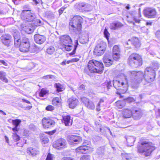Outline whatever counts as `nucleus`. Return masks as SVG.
<instances>
[{"instance_id":"43","label":"nucleus","mask_w":160,"mask_h":160,"mask_svg":"<svg viewBox=\"0 0 160 160\" xmlns=\"http://www.w3.org/2000/svg\"><path fill=\"white\" fill-rule=\"evenodd\" d=\"M80 160H90V156L87 155H83L81 158Z\"/></svg>"},{"instance_id":"31","label":"nucleus","mask_w":160,"mask_h":160,"mask_svg":"<svg viewBox=\"0 0 160 160\" xmlns=\"http://www.w3.org/2000/svg\"><path fill=\"white\" fill-rule=\"evenodd\" d=\"M21 44H30L29 39L26 37H23L21 40Z\"/></svg>"},{"instance_id":"6","label":"nucleus","mask_w":160,"mask_h":160,"mask_svg":"<svg viewBox=\"0 0 160 160\" xmlns=\"http://www.w3.org/2000/svg\"><path fill=\"white\" fill-rule=\"evenodd\" d=\"M83 19L80 16H75L73 17L69 22V26L72 27L77 28L78 30L81 29Z\"/></svg>"},{"instance_id":"22","label":"nucleus","mask_w":160,"mask_h":160,"mask_svg":"<svg viewBox=\"0 0 160 160\" xmlns=\"http://www.w3.org/2000/svg\"><path fill=\"white\" fill-rule=\"evenodd\" d=\"M63 122L66 126H69L72 125V121L71 119V117L69 115L63 117Z\"/></svg>"},{"instance_id":"53","label":"nucleus","mask_w":160,"mask_h":160,"mask_svg":"<svg viewBox=\"0 0 160 160\" xmlns=\"http://www.w3.org/2000/svg\"><path fill=\"white\" fill-rule=\"evenodd\" d=\"M85 88V86L83 84H82L80 85V86L79 87L78 89L80 90H84Z\"/></svg>"},{"instance_id":"33","label":"nucleus","mask_w":160,"mask_h":160,"mask_svg":"<svg viewBox=\"0 0 160 160\" xmlns=\"http://www.w3.org/2000/svg\"><path fill=\"white\" fill-rule=\"evenodd\" d=\"M112 52V53L119 54L120 50L118 46L115 45L113 47Z\"/></svg>"},{"instance_id":"62","label":"nucleus","mask_w":160,"mask_h":160,"mask_svg":"<svg viewBox=\"0 0 160 160\" xmlns=\"http://www.w3.org/2000/svg\"><path fill=\"white\" fill-rule=\"evenodd\" d=\"M15 4H17L19 3V0H12Z\"/></svg>"},{"instance_id":"23","label":"nucleus","mask_w":160,"mask_h":160,"mask_svg":"<svg viewBox=\"0 0 160 160\" xmlns=\"http://www.w3.org/2000/svg\"><path fill=\"white\" fill-rule=\"evenodd\" d=\"M21 27L22 30L28 34H30L34 30L33 27L25 26L24 25H21Z\"/></svg>"},{"instance_id":"55","label":"nucleus","mask_w":160,"mask_h":160,"mask_svg":"<svg viewBox=\"0 0 160 160\" xmlns=\"http://www.w3.org/2000/svg\"><path fill=\"white\" fill-rule=\"evenodd\" d=\"M19 128H18V127L15 126L14 128H12V130L14 132L18 131L19 130Z\"/></svg>"},{"instance_id":"9","label":"nucleus","mask_w":160,"mask_h":160,"mask_svg":"<svg viewBox=\"0 0 160 160\" xmlns=\"http://www.w3.org/2000/svg\"><path fill=\"white\" fill-rule=\"evenodd\" d=\"M67 144V142L65 139L60 138L53 142V147L56 149H60L65 148Z\"/></svg>"},{"instance_id":"44","label":"nucleus","mask_w":160,"mask_h":160,"mask_svg":"<svg viewBox=\"0 0 160 160\" xmlns=\"http://www.w3.org/2000/svg\"><path fill=\"white\" fill-rule=\"evenodd\" d=\"M5 73L4 72L3 74V75H2V76H1L0 79L3 82H8V80L5 77Z\"/></svg>"},{"instance_id":"2","label":"nucleus","mask_w":160,"mask_h":160,"mask_svg":"<svg viewBox=\"0 0 160 160\" xmlns=\"http://www.w3.org/2000/svg\"><path fill=\"white\" fill-rule=\"evenodd\" d=\"M138 152L143 154L146 156H148L155 149L154 145L147 140L141 139L138 142L137 146Z\"/></svg>"},{"instance_id":"29","label":"nucleus","mask_w":160,"mask_h":160,"mask_svg":"<svg viewBox=\"0 0 160 160\" xmlns=\"http://www.w3.org/2000/svg\"><path fill=\"white\" fill-rule=\"evenodd\" d=\"M132 44L136 47H139L140 44L138 39L137 38H132L131 39Z\"/></svg>"},{"instance_id":"41","label":"nucleus","mask_w":160,"mask_h":160,"mask_svg":"<svg viewBox=\"0 0 160 160\" xmlns=\"http://www.w3.org/2000/svg\"><path fill=\"white\" fill-rule=\"evenodd\" d=\"M95 124L96 127V131H100V132H102L101 125L99 124L98 122H95Z\"/></svg>"},{"instance_id":"18","label":"nucleus","mask_w":160,"mask_h":160,"mask_svg":"<svg viewBox=\"0 0 160 160\" xmlns=\"http://www.w3.org/2000/svg\"><path fill=\"white\" fill-rule=\"evenodd\" d=\"M14 38V42L15 46L17 47H20L21 40L20 39V35L19 32L17 31L13 34Z\"/></svg>"},{"instance_id":"45","label":"nucleus","mask_w":160,"mask_h":160,"mask_svg":"<svg viewBox=\"0 0 160 160\" xmlns=\"http://www.w3.org/2000/svg\"><path fill=\"white\" fill-rule=\"evenodd\" d=\"M53 76L51 75H48L45 76H44L42 77V78L45 79H51L52 78Z\"/></svg>"},{"instance_id":"60","label":"nucleus","mask_w":160,"mask_h":160,"mask_svg":"<svg viewBox=\"0 0 160 160\" xmlns=\"http://www.w3.org/2000/svg\"><path fill=\"white\" fill-rule=\"evenodd\" d=\"M79 59L78 58H73L72 61V62H76L79 61Z\"/></svg>"},{"instance_id":"39","label":"nucleus","mask_w":160,"mask_h":160,"mask_svg":"<svg viewBox=\"0 0 160 160\" xmlns=\"http://www.w3.org/2000/svg\"><path fill=\"white\" fill-rule=\"evenodd\" d=\"M112 56L113 60L115 61H118L120 58V54L112 53Z\"/></svg>"},{"instance_id":"7","label":"nucleus","mask_w":160,"mask_h":160,"mask_svg":"<svg viewBox=\"0 0 160 160\" xmlns=\"http://www.w3.org/2000/svg\"><path fill=\"white\" fill-rule=\"evenodd\" d=\"M21 18L27 21H31L35 18V15L33 13H32L30 11L26 10H23L21 13Z\"/></svg>"},{"instance_id":"12","label":"nucleus","mask_w":160,"mask_h":160,"mask_svg":"<svg viewBox=\"0 0 160 160\" xmlns=\"http://www.w3.org/2000/svg\"><path fill=\"white\" fill-rule=\"evenodd\" d=\"M144 15L148 18H154L156 14L155 10L151 8H147L143 11Z\"/></svg>"},{"instance_id":"11","label":"nucleus","mask_w":160,"mask_h":160,"mask_svg":"<svg viewBox=\"0 0 160 160\" xmlns=\"http://www.w3.org/2000/svg\"><path fill=\"white\" fill-rule=\"evenodd\" d=\"M67 139L69 142L75 144L81 142L82 141V138L80 136L73 135H68Z\"/></svg>"},{"instance_id":"47","label":"nucleus","mask_w":160,"mask_h":160,"mask_svg":"<svg viewBox=\"0 0 160 160\" xmlns=\"http://www.w3.org/2000/svg\"><path fill=\"white\" fill-rule=\"evenodd\" d=\"M122 158L123 159H129V157L128 155L127 154H121Z\"/></svg>"},{"instance_id":"26","label":"nucleus","mask_w":160,"mask_h":160,"mask_svg":"<svg viewBox=\"0 0 160 160\" xmlns=\"http://www.w3.org/2000/svg\"><path fill=\"white\" fill-rule=\"evenodd\" d=\"M122 24L119 22H114L110 25L111 29H116L122 26Z\"/></svg>"},{"instance_id":"25","label":"nucleus","mask_w":160,"mask_h":160,"mask_svg":"<svg viewBox=\"0 0 160 160\" xmlns=\"http://www.w3.org/2000/svg\"><path fill=\"white\" fill-rule=\"evenodd\" d=\"M123 117L125 118H130L132 116V109H124L123 111Z\"/></svg>"},{"instance_id":"15","label":"nucleus","mask_w":160,"mask_h":160,"mask_svg":"<svg viewBox=\"0 0 160 160\" xmlns=\"http://www.w3.org/2000/svg\"><path fill=\"white\" fill-rule=\"evenodd\" d=\"M82 101L88 109L93 110L95 108V105L92 102L90 101L88 98L83 97L81 98Z\"/></svg>"},{"instance_id":"50","label":"nucleus","mask_w":160,"mask_h":160,"mask_svg":"<svg viewBox=\"0 0 160 160\" xmlns=\"http://www.w3.org/2000/svg\"><path fill=\"white\" fill-rule=\"evenodd\" d=\"M62 160H75V159L71 157H64L62 158Z\"/></svg>"},{"instance_id":"24","label":"nucleus","mask_w":160,"mask_h":160,"mask_svg":"<svg viewBox=\"0 0 160 160\" xmlns=\"http://www.w3.org/2000/svg\"><path fill=\"white\" fill-rule=\"evenodd\" d=\"M30 44H20L19 47V50L22 52H28L30 49Z\"/></svg>"},{"instance_id":"17","label":"nucleus","mask_w":160,"mask_h":160,"mask_svg":"<svg viewBox=\"0 0 160 160\" xmlns=\"http://www.w3.org/2000/svg\"><path fill=\"white\" fill-rule=\"evenodd\" d=\"M12 37L8 34L3 35L2 36V41L3 44L8 46L11 41Z\"/></svg>"},{"instance_id":"32","label":"nucleus","mask_w":160,"mask_h":160,"mask_svg":"<svg viewBox=\"0 0 160 160\" xmlns=\"http://www.w3.org/2000/svg\"><path fill=\"white\" fill-rule=\"evenodd\" d=\"M115 105L118 108H122L125 105L124 102L118 101L115 103Z\"/></svg>"},{"instance_id":"51","label":"nucleus","mask_w":160,"mask_h":160,"mask_svg":"<svg viewBox=\"0 0 160 160\" xmlns=\"http://www.w3.org/2000/svg\"><path fill=\"white\" fill-rule=\"evenodd\" d=\"M159 65L158 63H156L155 64V65H153L152 66V68H153V69H152V70H155V71L156 70L158 69V68Z\"/></svg>"},{"instance_id":"49","label":"nucleus","mask_w":160,"mask_h":160,"mask_svg":"<svg viewBox=\"0 0 160 160\" xmlns=\"http://www.w3.org/2000/svg\"><path fill=\"white\" fill-rule=\"evenodd\" d=\"M104 34L105 37L108 40L109 33L108 32L107 30H106V29H105L104 31Z\"/></svg>"},{"instance_id":"16","label":"nucleus","mask_w":160,"mask_h":160,"mask_svg":"<svg viewBox=\"0 0 160 160\" xmlns=\"http://www.w3.org/2000/svg\"><path fill=\"white\" fill-rule=\"evenodd\" d=\"M132 116L135 120H138L141 117L142 113L141 110L138 108H134L132 109Z\"/></svg>"},{"instance_id":"64","label":"nucleus","mask_w":160,"mask_h":160,"mask_svg":"<svg viewBox=\"0 0 160 160\" xmlns=\"http://www.w3.org/2000/svg\"><path fill=\"white\" fill-rule=\"evenodd\" d=\"M135 21L136 22H137L138 23H139L140 22V20L138 19L135 18Z\"/></svg>"},{"instance_id":"8","label":"nucleus","mask_w":160,"mask_h":160,"mask_svg":"<svg viewBox=\"0 0 160 160\" xmlns=\"http://www.w3.org/2000/svg\"><path fill=\"white\" fill-rule=\"evenodd\" d=\"M105 43L103 42L97 44L94 50V54L98 56L103 54L105 49Z\"/></svg>"},{"instance_id":"20","label":"nucleus","mask_w":160,"mask_h":160,"mask_svg":"<svg viewBox=\"0 0 160 160\" xmlns=\"http://www.w3.org/2000/svg\"><path fill=\"white\" fill-rule=\"evenodd\" d=\"M34 40L37 43L42 44L45 41L46 38L44 36L37 34L34 35Z\"/></svg>"},{"instance_id":"1","label":"nucleus","mask_w":160,"mask_h":160,"mask_svg":"<svg viewBox=\"0 0 160 160\" xmlns=\"http://www.w3.org/2000/svg\"><path fill=\"white\" fill-rule=\"evenodd\" d=\"M128 73L131 78L132 85L134 88L138 87L143 78L147 82L150 83L154 80L155 76V70H152L151 67L146 68L144 74L142 72L136 71H129Z\"/></svg>"},{"instance_id":"19","label":"nucleus","mask_w":160,"mask_h":160,"mask_svg":"<svg viewBox=\"0 0 160 160\" xmlns=\"http://www.w3.org/2000/svg\"><path fill=\"white\" fill-rule=\"evenodd\" d=\"M69 106L70 108L73 109L78 104V99L73 97L69 98L68 100Z\"/></svg>"},{"instance_id":"56","label":"nucleus","mask_w":160,"mask_h":160,"mask_svg":"<svg viewBox=\"0 0 160 160\" xmlns=\"http://www.w3.org/2000/svg\"><path fill=\"white\" fill-rule=\"evenodd\" d=\"M0 63H2L5 66H7V63L3 60H0Z\"/></svg>"},{"instance_id":"40","label":"nucleus","mask_w":160,"mask_h":160,"mask_svg":"<svg viewBox=\"0 0 160 160\" xmlns=\"http://www.w3.org/2000/svg\"><path fill=\"white\" fill-rule=\"evenodd\" d=\"M54 156L50 153H48L45 160H53Z\"/></svg>"},{"instance_id":"57","label":"nucleus","mask_w":160,"mask_h":160,"mask_svg":"<svg viewBox=\"0 0 160 160\" xmlns=\"http://www.w3.org/2000/svg\"><path fill=\"white\" fill-rule=\"evenodd\" d=\"M64 9H65L64 8H61L58 11L60 14H61L62 13V12H63V11L64 10Z\"/></svg>"},{"instance_id":"46","label":"nucleus","mask_w":160,"mask_h":160,"mask_svg":"<svg viewBox=\"0 0 160 160\" xmlns=\"http://www.w3.org/2000/svg\"><path fill=\"white\" fill-rule=\"evenodd\" d=\"M54 109V107L52 105H48L46 108V109L47 111H52Z\"/></svg>"},{"instance_id":"5","label":"nucleus","mask_w":160,"mask_h":160,"mask_svg":"<svg viewBox=\"0 0 160 160\" xmlns=\"http://www.w3.org/2000/svg\"><path fill=\"white\" fill-rule=\"evenodd\" d=\"M128 63L132 67L137 68L142 64V60L140 55L136 53L132 54L128 59Z\"/></svg>"},{"instance_id":"36","label":"nucleus","mask_w":160,"mask_h":160,"mask_svg":"<svg viewBox=\"0 0 160 160\" xmlns=\"http://www.w3.org/2000/svg\"><path fill=\"white\" fill-rule=\"evenodd\" d=\"M12 137L13 140L15 141H18L20 139L19 136L15 132L12 133Z\"/></svg>"},{"instance_id":"34","label":"nucleus","mask_w":160,"mask_h":160,"mask_svg":"<svg viewBox=\"0 0 160 160\" xmlns=\"http://www.w3.org/2000/svg\"><path fill=\"white\" fill-rule=\"evenodd\" d=\"M21 120L20 119H16L15 120H12V123L13 125L15 126L18 127L19 124L20 123Z\"/></svg>"},{"instance_id":"14","label":"nucleus","mask_w":160,"mask_h":160,"mask_svg":"<svg viewBox=\"0 0 160 160\" xmlns=\"http://www.w3.org/2000/svg\"><path fill=\"white\" fill-rule=\"evenodd\" d=\"M60 41L61 44L63 46L66 45L70 44L72 42L71 37L68 35H64L61 36L60 38Z\"/></svg>"},{"instance_id":"4","label":"nucleus","mask_w":160,"mask_h":160,"mask_svg":"<svg viewBox=\"0 0 160 160\" xmlns=\"http://www.w3.org/2000/svg\"><path fill=\"white\" fill-rule=\"evenodd\" d=\"M128 76H126L127 78H126L125 82L122 80H116L114 79L113 80V84L114 87L117 90H121L120 92L122 93H124L127 90L128 82L127 79L128 78L129 79L131 82V78L129 76V75L128 73Z\"/></svg>"},{"instance_id":"63","label":"nucleus","mask_w":160,"mask_h":160,"mask_svg":"<svg viewBox=\"0 0 160 160\" xmlns=\"http://www.w3.org/2000/svg\"><path fill=\"white\" fill-rule=\"evenodd\" d=\"M5 139L6 141L8 143L9 142V139L6 136H5Z\"/></svg>"},{"instance_id":"42","label":"nucleus","mask_w":160,"mask_h":160,"mask_svg":"<svg viewBox=\"0 0 160 160\" xmlns=\"http://www.w3.org/2000/svg\"><path fill=\"white\" fill-rule=\"evenodd\" d=\"M63 47L67 51H70L72 48V46L70 44H67L66 45V46H63Z\"/></svg>"},{"instance_id":"59","label":"nucleus","mask_w":160,"mask_h":160,"mask_svg":"<svg viewBox=\"0 0 160 160\" xmlns=\"http://www.w3.org/2000/svg\"><path fill=\"white\" fill-rule=\"evenodd\" d=\"M22 101L23 102H26L27 103H28V104H30V102L28 100H26L25 99H22Z\"/></svg>"},{"instance_id":"30","label":"nucleus","mask_w":160,"mask_h":160,"mask_svg":"<svg viewBox=\"0 0 160 160\" xmlns=\"http://www.w3.org/2000/svg\"><path fill=\"white\" fill-rule=\"evenodd\" d=\"M54 86L57 89V91L58 92L62 91L64 89V87L63 85L59 83H56L54 84Z\"/></svg>"},{"instance_id":"58","label":"nucleus","mask_w":160,"mask_h":160,"mask_svg":"<svg viewBox=\"0 0 160 160\" xmlns=\"http://www.w3.org/2000/svg\"><path fill=\"white\" fill-rule=\"evenodd\" d=\"M35 20L37 22V25H40V24L41 23V21L38 19H37Z\"/></svg>"},{"instance_id":"27","label":"nucleus","mask_w":160,"mask_h":160,"mask_svg":"<svg viewBox=\"0 0 160 160\" xmlns=\"http://www.w3.org/2000/svg\"><path fill=\"white\" fill-rule=\"evenodd\" d=\"M128 145L131 146L133 144L135 141V138L132 136H128L126 138Z\"/></svg>"},{"instance_id":"21","label":"nucleus","mask_w":160,"mask_h":160,"mask_svg":"<svg viewBox=\"0 0 160 160\" xmlns=\"http://www.w3.org/2000/svg\"><path fill=\"white\" fill-rule=\"evenodd\" d=\"M27 152L28 154H31L32 156H35L39 153V151L38 149L29 147L27 148Z\"/></svg>"},{"instance_id":"48","label":"nucleus","mask_w":160,"mask_h":160,"mask_svg":"<svg viewBox=\"0 0 160 160\" xmlns=\"http://www.w3.org/2000/svg\"><path fill=\"white\" fill-rule=\"evenodd\" d=\"M60 101V99L58 97L54 98L52 100V102L54 103H58Z\"/></svg>"},{"instance_id":"28","label":"nucleus","mask_w":160,"mask_h":160,"mask_svg":"<svg viewBox=\"0 0 160 160\" xmlns=\"http://www.w3.org/2000/svg\"><path fill=\"white\" fill-rule=\"evenodd\" d=\"M103 62L106 66L109 67L112 64V61L111 59L104 57L103 58Z\"/></svg>"},{"instance_id":"13","label":"nucleus","mask_w":160,"mask_h":160,"mask_svg":"<svg viewBox=\"0 0 160 160\" xmlns=\"http://www.w3.org/2000/svg\"><path fill=\"white\" fill-rule=\"evenodd\" d=\"M42 126L44 128H48L52 127L55 124L52 120L46 118H43L42 120Z\"/></svg>"},{"instance_id":"54","label":"nucleus","mask_w":160,"mask_h":160,"mask_svg":"<svg viewBox=\"0 0 160 160\" xmlns=\"http://www.w3.org/2000/svg\"><path fill=\"white\" fill-rule=\"evenodd\" d=\"M112 86L111 82H108L107 85V88L108 89L110 88V87Z\"/></svg>"},{"instance_id":"10","label":"nucleus","mask_w":160,"mask_h":160,"mask_svg":"<svg viewBox=\"0 0 160 160\" xmlns=\"http://www.w3.org/2000/svg\"><path fill=\"white\" fill-rule=\"evenodd\" d=\"M93 151V149L92 148L86 145L81 146L76 149V152L80 153H85L92 152Z\"/></svg>"},{"instance_id":"38","label":"nucleus","mask_w":160,"mask_h":160,"mask_svg":"<svg viewBox=\"0 0 160 160\" xmlns=\"http://www.w3.org/2000/svg\"><path fill=\"white\" fill-rule=\"evenodd\" d=\"M91 5L85 3L84 2H82L80 4L79 6L81 8H84L85 10L87 9L88 7H89Z\"/></svg>"},{"instance_id":"35","label":"nucleus","mask_w":160,"mask_h":160,"mask_svg":"<svg viewBox=\"0 0 160 160\" xmlns=\"http://www.w3.org/2000/svg\"><path fill=\"white\" fill-rule=\"evenodd\" d=\"M54 51L55 49L54 47L51 46L47 49V52L48 54H52L54 52Z\"/></svg>"},{"instance_id":"37","label":"nucleus","mask_w":160,"mask_h":160,"mask_svg":"<svg viewBox=\"0 0 160 160\" xmlns=\"http://www.w3.org/2000/svg\"><path fill=\"white\" fill-rule=\"evenodd\" d=\"M48 92V91L46 89L42 88L39 93V96L40 97H43Z\"/></svg>"},{"instance_id":"52","label":"nucleus","mask_w":160,"mask_h":160,"mask_svg":"<svg viewBox=\"0 0 160 160\" xmlns=\"http://www.w3.org/2000/svg\"><path fill=\"white\" fill-rule=\"evenodd\" d=\"M77 45H75L74 47L73 50V51H72V52H71L70 53V55H73V54H74L75 53L76 49L77 47Z\"/></svg>"},{"instance_id":"3","label":"nucleus","mask_w":160,"mask_h":160,"mask_svg":"<svg viewBox=\"0 0 160 160\" xmlns=\"http://www.w3.org/2000/svg\"><path fill=\"white\" fill-rule=\"evenodd\" d=\"M88 68L92 73H102L103 70V64L95 60H90L88 62Z\"/></svg>"},{"instance_id":"61","label":"nucleus","mask_w":160,"mask_h":160,"mask_svg":"<svg viewBox=\"0 0 160 160\" xmlns=\"http://www.w3.org/2000/svg\"><path fill=\"white\" fill-rule=\"evenodd\" d=\"M48 142V138H46L45 139V140H43L42 142L43 143H47Z\"/></svg>"}]
</instances>
